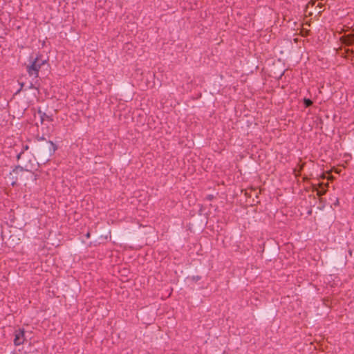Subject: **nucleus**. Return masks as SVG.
<instances>
[{
	"mask_svg": "<svg viewBox=\"0 0 354 354\" xmlns=\"http://www.w3.org/2000/svg\"><path fill=\"white\" fill-rule=\"evenodd\" d=\"M346 44L349 46L354 44V34H350L346 36Z\"/></svg>",
	"mask_w": 354,
	"mask_h": 354,
	"instance_id": "nucleus-7",
	"label": "nucleus"
},
{
	"mask_svg": "<svg viewBox=\"0 0 354 354\" xmlns=\"http://www.w3.org/2000/svg\"><path fill=\"white\" fill-rule=\"evenodd\" d=\"M303 102H304L305 107H306V108L312 106V104L313 103V101L309 98H304Z\"/></svg>",
	"mask_w": 354,
	"mask_h": 354,
	"instance_id": "nucleus-8",
	"label": "nucleus"
},
{
	"mask_svg": "<svg viewBox=\"0 0 354 354\" xmlns=\"http://www.w3.org/2000/svg\"><path fill=\"white\" fill-rule=\"evenodd\" d=\"M214 198V196L212 194H209L206 196V200L211 201Z\"/></svg>",
	"mask_w": 354,
	"mask_h": 354,
	"instance_id": "nucleus-12",
	"label": "nucleus"
},
{
	"mask_svg": "<svg viewBox=\"0 0 354 354\" xmlns=\"http://www.w3.org/2000/svg\"><path fill=\"white\" fill-rule=\"evenodd\" d=\"M46 64H47V59H43L41 54H37L35 58L30 56V64L26 67L28 74L29 76L38 77L39 69Z\"/></svg>",
	"mask_w": 354,
	"mask_h": 354,
	"instance_id": "nucleus-1",
	"label": "nucleus"
},
{
	"mask_svg": "<svg viewBox=\"0 0 354 354\" xmlns=\"http://www.w3.org/2000/svg\"><path fill=\"white\" fill-rule=\"evenodd\" d=\"M28 149H29V146L28 145H23L21 151H23V153H24L25 151H27Z\"/></svg>",
	"mask_w": 354,
	"mask_h": 354,
	"instance_id": "nucleus-11",
	"label": "nucleus"
},
{
	"mask_svg": "<svg viewBox=\"0 0 354 354\" xmlns=\"http://www.w3.org/2000/svg\"><path fill=\"white\" fill-rule=\"evenodd\" d=\"M33 88H34V89H38V88H37V87H36L33 83L30 82V84H29L28 86H26V87L25 88V90H27V89H33Z\"/></svg>",
	"mask_w": 354,
	"mask_h": 354,
	"instance_id": "nucleus-10",
	"label": "nucleus"
},
{
	"mask_svg": "<svg viewBox=\"0 0 354 354\" xmlns=\"http://www.w3.org/2000/svg\"><path fill=\"white\" fill-rule=\"evenodd\" d=\"M38 113L40 115V120L41 124L44 122L45 120L53 121V118H51V116L48 115L45 112L41 111L40 109L38 110Z\"/></svg>",
	"mask_w": 354,
	"mask_h": 354,
	"instance_id": "nucleus-6",
	"label": "nucleus"
},
{
	"mask_svg": "<svg viewBox=\"0 0 354 354\" xmlns=\"http://www.w3.org/2000/svg\"><path fill=\"white\" fill-rule=\"evenodd\" d=\"M334 178H335V177L333 176H330L329 177V180H333Z\"/></svg>",
	"mask_w": 354,
	"mask_h": 354,
	"instance_id": "nucleus-18",
	"label": "nucleus"
},
{
	"mask_svg": "<svg viewBox=\"0 0 354 354\" xmlns=\"http://www.w3.org/2000/svg\"><path fill=\"white\" fill-rule=\"evenodd\" d=\"M333 171L335 174H341V172H342V170H341V169H336V168H333Z\"/></svg>",
	"mask_w": 354,
	"mask_h": 354,
	"instance_id": "nucleus-13",
	"label": "nucleus"
},
{
	"mask_svg": "<svg viewBox=\"0 0 354 354\" xmlns=\"http://www.w3.org/2000/svg\"><path fill=\"white\" fill-rule=\"evenodd\" d=\"M35 138L37 141L45 140L46 142V147L44 148L43 151L44 153H46V156H52L57 150V146L56 145V144H55L51 140L47 141L44 136H39V135H37Z\"/></svg>",
	"mask_w": 354,
	"mask_h": 354,
	"instance_id": "nucleus-2",
	"label": "nucleus"
},
{
	"mask_svg": "<svg viewBox=\"0 0 354 354\" xmlns=\"http://www.w3.org/2000/svg\"><path fill=\"white\" fill-rule=\"evenodd\" d=\"M26 340L25 330L24 328H19L15 331L14 344L15 346H20L24 343Z\"/></svg>",
	"mask_w": 354,
	"mask_h": 354,
	"instance_id": "nucleus-4",
	"label": "nucleus"
},
{
	"mask_svg": "<svg viewBox=\"0 0 354 354\" xmlns=\"http://www.w3.org/2000/svg\"><path fill=\"white\" fill-rule=\"evenodd\" d=\"M19 84H20V86H21V88H20V89L19 90V91H21V90H22V89L25 87V86H26V83H24V82H19Z\"/></svg>",
	"mask_w": 354,
	"mask_h": 354,
	"instance_id": "nucleus-14",
	"label": "nucleus"
},
{
	"mask_svg": "<svg viewBox=\"0 0 354 354\" xmlns=\"http://www.w3.org/2000/svg\"><path fill=\"white\" fill-rule=\"evenodd\" d=\"M90 236H91L90 232H87L86 234V238H90Z\"/></svg>",
	"mask_w": 354,
	"mask_h": 354,
	"instance_id": "nucleus-17",
	"label": "nucleus"
},
{
	"mask_svg": "<svg viewBox=\"0 0 354 354\" xmlns=\"http://www.w3.org/2000/svg\"><path fill=\"white\" fill-rule=\"evenodd\" d=\"M284 74V71L281 73V76H282Z\"/></svg>",
	"mask_w": 354,
	"mask_h": 354,
	"instance_id": "nucleus-19",
	"label": "nucleus"
},
{
	"mask_svg": "<svg viewBox=\"0 0 354 354\" xmlns=\"http://www.w3.org/2000/svg\"><path fill=\"white\" fill-rule=\"evenodd\" d=\"M189 278L192 279V281H195V282H197L198 281L201 279V277L199 275L192 276Z\"/></svg>",
	"mask_w": 354,
	"mask_h": 354,
	"instance_id": "nucleus-9",
	"label": "nucleus"
},
{
	"mask_svg": "<svg viewBox=\"0 0 354 354\" xmlns=\"http://www.w3.org/2000/svg\"><path fill=\"white\" fill-rule=\"evenodd\" d=\"M25 169L23 167L20 165H17L15 168L10 172L8 178L10 183V185L12 187H15L17 185V181L19 180V172L24 171Z\"/></svg>",
	"mask_w": 354,
	"mask_h": 354,
	"instance_id": "nucleus-3",
	"label": "nucleus"
},
{
	"mask_svg": "<svg viewBox=\"0 0 354 354\" xmlns=\"http://www.w3.org/2000/svg\"><path fill=\"white\" fill-rule=\"evenodd\" d=\"M328 185H329V184L328 183L326 184L321 183L319 184V187L321 189V190H318L317 186L315 185H312L313 191H316L317 194L319 196H322L323 195H325L327 192V189L326 188H324V187H328Z\"/></svg>",
	"mask_w": 354,
	"mask_h": 354,
	"instance_id": "nucleus-5",
	"label": "nucleus"
},
{
	"mask_svg": "<svg viewBox=\"0 0 354 354\" xmlns=\"http://www.w3.org/2000/svg\"><path fill=\"white\" fill-rule=\"evenodd\" d=\"M23 153V151H21L19 153L17 154V160H19L21 158V154Z\"/></svg>",
	"mask_w": 354,
	"mask_h": 354,
	"instance_id": "nucleus-16",
	"label": "nucleus"
},
{
	"mask_svg": "<svg viewBox=\"0 0 354 354\" xmlns=\"http://www.w3.org/2000/svg\"><path fill=\"white\" fill-rule=\"evenodd\" d=\"M335 206H338L339 205V199L337 198L335 202L333 203Z\"/></svg>",
	"mask_w": 354,
	"mask_h": 354,
	"instance_id": "nucleus-15",
	"label": "nucleus"
}]
</instances>
